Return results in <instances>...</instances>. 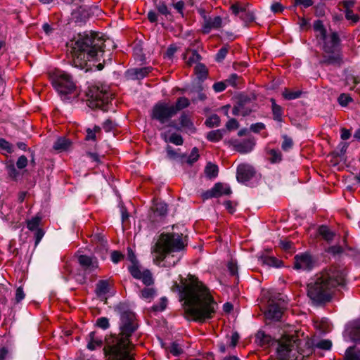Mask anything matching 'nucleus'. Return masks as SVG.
Segmentation results:
<instances>
[{
	"instance_id": "obj_1",
	"label": "nucleus",
	"mask_w": 360,
	"mask_h": 360,
	"mask_svg": "<svg viewBox=\"0 0 360 360\" xmlns=\"http://www.w3.org/2000/svg\"><path fill=\"white\" fill-rule=\"evenodd\" d=\"M172 291L179 292L188 319L204 322L212 318L217 304L209 289L194 276H180V283L173 282Z\"/></svg>"
},
{
	"instance_id": "obj_2",
	"label": "nucleus",
	"mask_w": 360,
	"mask_h": 360,
	"mask_svg": "<svg viewBox=\"0 0 360 360\" xmlns=\"http://www.w3.org/2000/svg\"><path fill=\"white\" fill-rule=\"evenodd\" d=\"M115 310L120 315L119 335L108 342L109 360H133V345L129 337L136 330L137 324L134 314L124 303L116 305Z\"/></svg>"
},
{
	"instance_id": "obj_3",
	"label": "nucleus",
	"mask_w": 360,
	"mask_h": 360,
	"mask_svg": "<svg viewBox=\"0 0 360 360\" xmlns=\"http://www.w3.org/2000/svg\"><path fill=\"white\" fill-rule=\"evenodd\" d=\"M347 272L344 268L331 266L316 274L307 285V295L316 303L330 300L333 290L346 283Z\"/></svg>"
},
{
	"instance_id": "obj_4",
	"label": "nucleus",
	"mask_w": 360,
	"mask_h": 360,
	"mask_svg": "<svg viewBox=\"0 0 360 360\" xmlns=\"http://www.w3.org/2000/svg\"><path fill=\"white\" fill-rule=\"evenodd\" d=\"M111 43L110 39H104L99 33H91L79 35L71 44V63L72 66L83 69L87 62L99 60L104 53L106 44Z\"/></svg>"
},
{
	"instance_id": "obj_5",
	"label": "nucleus",
	"mask_w": 360,
	"mask_h": 360,
	"mask_svg": "<svg viewBox=\"0 0 360 360\" xmlns=\"http://www.w3.org/2000/svg\"><path fill=\"white\" fill-rule=\"evenodd\" d=\"M184 246L179 234L162 233L152 250L154 263L159 266H174L180 260V251Z\"/></svg>"
},
{
	"instance_id": "obj_6",
	"label": "nucleus",
	"mask_w": 360,
	"mask_h": 360,
	"mask_svg": "<svg viewBox=\"0 0 360 360\" xmlns=\"http://www.w3.org/2000/svg\"><path fill=\"white\" fill-rule=\"evenodd\" d=\"M256 339L262 345L272 347L276 350L277 360H299L302 352L301 340L295 334H285L278 340H272L271 336L259 331Z\"/></svg>"
},
{
	"instance_id": "obj_7",
	"label": "nucleus",
	"mask_w": 360,
	"mask_h": 360,
	"mask_svg": "<svg viewBox=\"0 0 360 360\" xmlns=\"http://www.w3.org/2000/svg\"><path fill=\"white\" fill-rule=\"evenodd\" d=\"M52 84L63 99L74 94L76 91V85L71 76L65 72L56 71L52 76Z\"/></svg>"
},
{
	"instance_id": "obj_8",
	"label": "nucleus",
	"mask_w": 360,
	"mask_h": 360,
	"mask_svg": "<svg viewBox=\"0 0 360 360\" xmlns=\"http://www.w3.org/2000/svg\"><path fill=\"white\" fill-rule=\"evenodd\" d=\"M90 106L92 108H103L105 104L108 103L111 99L112 94L106 86L94 85L89 88L86 92Z\"/></svg>"
},
{
	"instance_id": "obj_9",
	"label": "nucleus",
	"mask_w": 360,
	"mask_h": 360,
	"mask_svg": "<svg viewBox=\"0 0 360 360\" xmlns=\"http://www.w3.org/2000/svg\"><path fill=\"white\" fill-rule=\"evenodd\" d=\"M323 50L326 62L338 63L341 60L339 51V37L337 33L332 32L323 41Z\"/></svg>"
},
{
	"instance_id": "obj_10",
	"label": "nucleus",
	"mask_w": 360,
	"mask_h": 360,
	"mask_svg": "<svg viewBox=\"0 0 360 360\" xmlns=\"http://www.w3.org/2000/svg\"><path fill=\"white\" fill-rule=\"evenodd\" d=\"M176 113L173 105L161 103L154 106L152 117L161 123H165L168 119Z\"/></svg>"
},
{
	"instance_id": "obj_11",
	"label": "nucleus",
	"mask_w": 360,
	"mask_h": 360,
	"mask_svg": "<svg viewBox=\"0 0 360 360\" xmlns=\"http://www.w3.org/2000/svg\"><path fill=\"white\" fill-rule=\"evenodd\" d=\"M128 269L134 278L141 280L146 285H150L153 283L150 271L148 269L142 270L139 262L131 264Z\"/></svg>"
},
{
	"instance_id": "obj_12",
	"label": "nucleus",
	"mask_w": 360,
	"mask_h": 360,
	"mask_svg": "<svg viewBox=\"0 0 360 360\" xmlns=\"http://www.w3.org/2000/svg\"><path fill=\"white\" fill-rule=\"evenodd\" d=\"M314 261L309 253H301L295 257V269L297 271H310L314 268Z\"/></svg>"
},
{
	"instance_id": "obj_13",
	"label": "nucleus",
	"mask_w": 360,
	"mask_h": 360,
	"mask_svg": "<svg viewBox=\"0 0 360 360\" xmlns=\"http://www.w3.org/2000/svg\"><path fill=\"white\" fill-rule=\"evenodd\" d=\"M343 338L347 342L360 341V319L347 325L343 332Z\"/></svg>"
},
{
	"instance_id": "obj_14",
	"label": "nucleus",
	"mask_w": 360,
	"mask_h": 360,
	"mask_svg": "<svg viewBox=\"0 0 360 360\" xmlns=\"http://www.w3.org/2000/svg\"><path fill=\"white\" fill-rule=\"evenodd\" d=\"M231 10L235 15L239 17L245 22H249L254 20V14L250 10L248 5L236 3L231 6Z\"/></svg>"
},
{
	"instance_id": "obj_15",
	"label": "nucleus",
	"mask_w": 360,
	"mask_h": 360,
	"mask_svg": "<svg viewBox=\"0 0 360 360\" xmlns=\"http://www.w3.org/2000/svg\"><path fill=\"white\" fill-rule=\"evenodd\" d=\"M78 262L86 274H93L98 268V263L95 257L79 255Z\"/></svg>"
},
{
	"instance_id": "obj_16",
	"label": "nucleus",
	"mask_w": 360,
	"mask_h": 360,
	"mask_svg": "<svg viewBox=\"0 0 360 360\" xmlns=\"http://www.w3.org/2000/svg\"><path fill=\"white\" fill-rule=\"evenodd\" d=\"M283 308L280 301L270 300L266 312V318L272 320H279L282 316Z\"/></svg>"
},
{
	"instance_id": "obj_17",
	"label": "nucleus",
	"mask_w": 360,
	"mask_h": 360,
	"mask_svg": "<svg viewBox=\"0 0 360 360\" xmlns=\"http://www.w3.org/2000/svg\"><path fill=\"white\" fill-rule=\"evenodd\" d=\"M231 143L237 152L243 154L250 153L255 146V140L254 139H248L242 141L234 140Z\"/></svg>"
},
{
	"instance_id": "obj_18",
	"label": "nucleus",
	"mask_w": 360,
	"mask_h": 360,
	"mask_svg": "<svg viewBox=\"0 0 360 360\" xmlns=\"http://www.w3.org/2000/svg\"><path fill=\"white\" fill-rule=\"evenodd\" d=\"M255 174L254 169L248 165H240L237 169V180L239 182L247 183Z\"/></svg>"
},
{
	"instance_id": "obj_19",
	"label": "nucleus",
	"mask_w": 360,
	"mask_h": 360,
	"mask_svg": "<svg viewBox=\"0 0 360 360\" xmlns=\"http://www.w3.org/2000/svg\"><path fill=\"white\" fill-rule=\"evenodd\" d=\"M231 193V188L229 185L217 183L214 185V186L208 192L206 193L205 197L207 198H214L219 197L221 195H228Z\"/></svg>"
},
{
	"instance_id": "obj_20",
	"label": "nucleus",
	"mask_w": 360,
	"mask_h": 360,
	"mask_svg": "<svg viewBox=\"0 0 360 360\" xmlns=\"http://www.w3.org/2000/svg\"><path fill=\"white\" fill-rule=\"evenodd\" d=\"M224 25L222 19L219 16H215L213 18L204 17L202 25V32L209 33L212 29H219Z\"/></svg>"
},
{
	"instance_id": "obj_21",
	"label": "nucleus",
	"mask_w": 360,
	"mask_h": 360,
	"mask_svg": "<svg viewBox=\"0 0 360 360\" xmlns=\"http://www.w3.org/2000/svg\"><path fill=\"white\" fill-rule=\"evenodd\" d=\"M151 70L149 67L134 68L127 71L128 77L131 79H141L146 76Z\"/></svg>"
},
{
	"instance_id": "obj_22",
	"label": "nucleus",
	"mask_w": 360,
	"mask_h": 360,
	"mask_svg": "<svg viewBox=\"0 0 360 360\" xmlns=\"http://www.w3.org/2000/svg\"><path fill=\"white\" fill-rule=\"evenodd\" d=\"M314 30L316 32L317 39L320 41H324L327 39L328 34H326V30L323 27L322 21L318 20L314 22Z\"/></svg>"
},
{
	"instance_id": "obj_23",
	"label": "nucleus",
	"mask_w": 360,
	"mask_h": 360,
	"mask_svg": "<svg viewBox=\"0 0 360 360\" xmlns=\"http://www.w3.org/2000/svg\"><path fill=\"white\" fill-rule=\"evenodd\" d=\"M103 344L101 338L96 335L95 332H91L88 336L87 348L90 350H94L98 347H101Z\"/></svg>"
},
{
	"instance_id": "obj_24",
	"label": "nucleus",
	"mask_w": 360,
	"mask_h": 360,
	"mask_svg": "<svg viewBox=\"0 0 360 360\" xmlns=\"http://www.w3.org/2000/svg\"><path fill=\"white\" fill-rule=\"evenodd\" d=\"M162 136L166 142H170L176 146L183 144V139L180 134L176 133L170 134L169 131H166L162 134Z\"/></svg>"
},
{
	"instance_id": "obj_25",
	"label": "nucleus",
	"mask_w": 360,
	"mask_h": 360,
	"mask_svg": "<svg viewBox=\"0 0 360 360\" xmlns=\"http://www.w3.org/2000/svg\"><path fill=\"white\" fill-rule=\"evenodd\" d=\"M184 60L187 65H192L200 60V56L196 51H187L184 54Z\"/></svg>"
},
{
	"instance_id": "obj_26",
	"label": "nucleus",
	"mask_w": 360,
	"mask_h": 360,
	"mask_svg": "<svg viewBox=\"0 0 360 360\" xmlns=\"http://www.w3.org/2000/svg\"><path fill=\"white\" fill-rule=\"evenodd\" d=\"M139 297L142 300L150 302H151L155 296L156 295V291L153 288H144L140 291Z\"/></svg>"
},
{
	"instance_id": "obj_27",
	"label": "nucleus",
	"mask_w": 360,
	"mask_h": 360,
	"mask_svg": "<svg viewBox=\"0 0 360 360\" xmlns=\"http://www.w3.org/2000/svg\"><path fill=\"white\" fill-rule=\"evenodd\" d=\"M108 292V283L107 281L101 280L96 285V292L100 297H104Z\"/></svg>"
},
{
	"instance_id": "obj_28",
	"label": "nucleus",
	"mask_w": 360,
	"mask_h": 360,
	"mask_svg": "<svg viewBox=\"0 0 360 360\" xmlns=\"http://www.w3.org/2000/svg\"><path fill=\"white\" fill-rule=\"evenodd\" d=\"M345 360H360V350L349 347L345 352Z\"/></svg>"
},
{
	"instance_id": "obj_29",
	"label": "nucleus",
	"mask_w": 360,
	"mask_h": 360,
	"mask_svg": "<svg viewBox=\"0 0 360 360\" xmlns=\"http://www.w3.org/2000/svg\"><path fill=\"white\" fill-rule=\"evenodd\" d=\"M250 110L245 106L244 104L239 103L232 110V113L236 116H246L250 114Z\"/></svg>"
},
{
	"instance_id": "obj_30",
	"label": "nucleus",
	"mask_w": 360,
	"mask_h": 360,
	"mask_svg": "<svg viewBox=\"0 0 360 360\" xmlns=\"http://www.w3.org/2000/svg\"><path fill=\"white\" fill-rule=\"evenodd\" d=\"M70 142L65 138H59L53 144V148L56 150L63 151L68 148Z\"/></svg>"
},
{
	"instance_id": "obj_31",
	"label": "nucleus",
	"mask_w": 360,
	"mask_h": 360,
	"mask_svg": "<svg viewBox=\"0 0 360 360\" xmlns=\"http://www.w3.org/2000/svg\"><path fill=\"white\" fill-rule=\"evenodd\" d=\"M272 112L274 119L278 122L282 121L283 110L282 108L277 105L274 99H271Z\"/></svg>"
},
{
	"instance_id": "obj_32",
	"label": "nucleus",
	"mask_w": 360,
	"mask_h": 360,
	"mask_svg": "<svg viewBox=\"0 0 360 360\" xmlns=\"http://www.w3.org/2000/svg\"><path fill=\"white\" fill-rule=\"evenodd\" d=\"M166 352L171 353L174 356H178L183 353V348L179 343L174 342L166 348Z\"/></svg>"
},
{
	"instance_id": "obj_33",
	"label": "nucleus",
	"mask_w": 360,
	"mask_h": 360,
	"mask_svg": "<svg viewBox=\"0 0 360 360\" xmlns=\"http://www.w3.org/2000/svg\"><path fill=\"white\" fill-rule=\"evenodd\" d=\"M205 173L210 179L215 178L218 174L217 165L211 162L207 163L205 169Z\"/></svg>"
},
{
	"instance_id": "obj_34",
	"label": "nucleus",
	"mask_w": 360,
	"mask_h": 360,
	"mask_svg": "<svg viewBox=\"0 0 360 360\" xmlns=\"http://www.w3.org/2000/svg\"><path fill=\"white\" fill-rule=\"evenodd\" d=\"M195 72L198 78L203 80L207 77V70L206 67L202 63H198L195 67Z\"/></svg>"
},
{
	"instance_id": "obj_35",
	"label": "nucleus",
	"mask_w": 360,
	"mask_h": 360,
	"mask_svg": "<svg viewBox=\"0 0 360 360\" xmlns=\"http://www.w3.org/2000/svg\"><path fill=\"white\" fill-rule=\"evenodd\" d=\"M180 123L182 127L185 128L190 132L194 131V127L190 118L185 115H183L180 117Z\"/></svg>"
},
{
	"instance_id": "obj_36",
	"label": "nucleus",
	"mask_w": 360,
	"mask_h": 360,
	"mask_svg": "<svg viewBox=\"0 0 360 360\" xmlns=\"http://www.w3.org/2000/svg\"><path fill=\"white\" fill-rule=\"evenodd\" d=\"M319 234L326 240L330 241L333 238L334 233L326 226H321L319 229Z\"/></svg>"
},
{
	"instance_id": "obj_37",
	"label": "nucleus",
	"mask_w": 360,
	"mask_h": 360,
	"mask_svg": "<svg viewBox=\"0 0 360 360\" xmlns=\"http://www.w3.org/2000/svg\"><path fill=\"white\" fill-rule=\"evenodd\" d=\"M269 159L271 163H276L281 160V153L279 150L271 149L269 151Z\"/></svg>"
},
{
	"instance_id": "obj_38",
	"label": "nucleus",
	"mask_w": 360,
	"mask_h": 360,
	"mask_svg": "<svg viewBox=\"0 0 360 360\" xmlns=\"http://www.w3.org/2000/svg\"><path fill=\"white\" fill-rule=\"evenodd\" d=\"M222 133L220 130H214L207 134V139L212 142H217L221 139Z\"/></svg>"
},
{
	"instance_id": "obj_39",
	"label": "nucleus",
	"mask_w": 360,
	"mask_h": 360,
	"mask_svg": "<svg viewBox=\"0 0 360 360\" xmlns=\"http://www.w3.org/2000/svg\"><path fill=\"white\" fill-rule=\"evenodd\" d=\"M264 264L274 267H279L281 266V262L275 257H266L262 258Z\"/></svg>"
},
{
	"instance_id": "obj_40",
	"label": "nucleus",
	"mask_w": 360,
	"mask_h": 360,
	"mask_svg": "<svg viewBox=\"0 0 360 360\" xmlns=\"http://www.w3.org/2000/svg\"><path fill=\"white\" fill-rule=\"evenodd\" d=\"M301 95V91H292L288 89H285L283 92V96L287 100H293L299 98Z\"/></svg>"
},
{
	"instance_id": "obj_41",
	"label": "nucleus",
	"mask_w": 360,
	"mask_h": 360,
	"mask_svg": "<svg viewBox=\"0 0 360 360\" xmlns=\"http://www.w3.org/2000/svg\"><path fill=\"white\" fill-rule=\"evenodd\" d=\"M219 122H220V119L217 115H211L205 121L206 125L209 127H217V126H219Z\"/></svg>"
},
{
	"instance_id": "obj_42",
	"label": "nucleus",
	"mask_w": 360,
	"mask_h": 360,
	"mask_svg": "<svg viewBox=\"0 0 360 360\" xmlns=\"http://www.w3.org/2000/svg\"><path fill=\"white\" fill-rule=\"evenodd\" d=\"M188 105H189L188 99L185 97H181L177 100L176 105L174 106V109L176 110V112H177L179 110L186 108Z\"/></svg>"
},
{
	"instance_id": "obj_43",
	"label": "nucleus",
	"mask_w": 360,
	"mask_h": 360,
	"mask_svg": "<svg viewBox=\"0 0 360 360\" xmlns=\"http://www.w3.org/2000/svg\"><path fill=\"white\" fill-rule=\"evenodd\" d=\"M40 221H41L40 217H36L32 218V219L27 221V228L30 231H36V230L39 229L38 226L39 225Z\"/></svg>"
},
{
	"instance_id": "obj_44",
	"label": "nucleus",
	"mask_w": 360,
	"mask_h": 360,
	"mask_svg": "<svg viewBox=\"0 0 360 360\" xmlns=\"http://www.w3.org/2000/svg\"><path fill=\"white\" fill-rule=\"evenodd\" d=\"M199 154H198V150L197 148H193L191 152V154L188 157V159L186 162L189 165H192L195 162H196L198 160Z\"/></svg>"
},
{
	"instance_id": "obj_45",
	"label": "nucleus",
	"mask_w": 360,
	"mask_h": 360,
	"mask_svg": "<svg viewBox=\"0 0 360 360\" xmlns=\"http://www.w3.org/2000/svg\"><path fill=\"white\" fill-rule=\"evenodd\" d=\"M155 210L160 215H165L167 212V205L165 202H157L155 205Z\"/></svg>"
},
{
	"instance_id": "obj_46",
	"label": "nucleus",
	"mask_w": 360,
	"mask_h": 360,
	"mask_svg": "<svg viewBox=\"0 0 360 360\" xmlns=\"http://www.w3.org/2000/svg\"><path fill=\"white\" fill-rule=\"evenodd\" d=\"M96 325L103 330L108 328L110 326L109 321L105 317L98 318L96 321Z\"/></svg>"
},
{
	"instance_id": "obj_47",
	"label": "nucleus",
	"mask_w": 360,
	"mask_h": 360,
	"mask_svg": "<svg viewBox=\"0 0 360 360\" xmlns=\"http://www.w3.org/2000/svg\"><path fill=\"white\" fill-rule=\"evenodd\" d=\"M100 131V127H95L94 128V129H86V140H92V141H95L96 140V133L99 131Z\"/></svg>"
},
{
	"instance_id": "obj_48",
	"label": "nucleus",
	"mask_w": 360,
	"mask_h": 360,
	"mask_svg": "<svg viewBox=\"0 0 360 360\" xmlns=\"http://www.w3.org/2000/svg\"><path fill=\"white\" fill-rule=\"evenodd\" d=\"M338 103L342 106H347L348 103L352 101V98L345 94H342L338 97Z\"/></svg>"
},
{
	"instance_id": "obj_49",
	"label": "nucleus",
	"mask_w": 360,
	"mask_h": 360,
	"mask_svg": "<svg viewBox=\"0 0 360 360\" xmlns=\"http://www.w3.org/2000/svg\"><path fill=\"white\" fill-rule=\"evenodd\" d=\"M0 148L8 153H11L13 151L12 145L4 139H0Z\"/></svg>"
},
{
	"instance_id": "obj_50",
	"label": "nucleus",
	"mask_w": 360,
	"mask_h": 360,
	"mask_svg": "<svg viewBox=\"0 0 360 360\" xmlns=\"http://www.w3.org/2000/svg\"><path fill=\"white\" fill-rule=\"evenodd\" d=\"M227 342H229V346L234 347L238 342L240 337L237 332H234L231 334L230 338L227 337Z\"/></svg>"
},
{
	"instance_id": "obj_51",
	"label": "nucleus",
	"mask_w": 360,
	"mask_h": 360,
	"mask_svg": "<svg viewBox=\"0 0 360 360\" xmlns=\"http://www.w3.org/2000/svg\"><path fill=\"white\" fill-rule=\"evenodd\" d=\"M331 346H332L331 342L328 340H320L316 345V347L322 349H326V350L330 349Z\"/></svg>"
},
{
	"instance_id": "obj_52",
	"label": "nucleus",
	"mask_w": 360,
	"mask_h": 360,
	"mask_svg": "<svg viewBox=\"0 0 360 360\" xmlns=\"http://www.w3.org/2000/svg\"><path fill=\"white\" fill-rule=\"evenodd\" d=\"M228 53V47L224 46L221 48L216 55V60L218 62L222 61Z\"/></svg>"
},
{
	"instance_id": "obj_53",
	"label": "nucleus",
	"mask_w": 360,
	"mask_h": 360,
	"mask_svg": "<svg viewBox=\"0 0 360 360\" xmlns=\"http://www.w3.org/2000/svg\"><path fill=\"white\" fill-rule=\"evenodd\" d=\"M227 267L231 275H236L238 274V265L236 261L231 260L228 263Z\"/></svg>"
},
{
	"instance_id": "obj_54",
	"label": "nucleus",
	"mask_w": 360,
	"mask_h": 360,
	"mask_svg": "<svg viewBox=\"0 0 360 360\" xmlns=\"http://www.w3.org/2000/svg\"><path fill=\"white\" fill-rule=\"evenodd\" d=\"M7 171L9 176L13 179H16L19 176V172L17 171L15 165L13 164L7 166Z\"/></svg>"
},
{
	"instance_id": "obj_55",
	"label": "nucleus",
	"mask_w": 360,
	"mask_h": 360,
	"mask_svg": "<svg viewBox=\"0 0 360 360\" xmlns=\"http://www.w3.org/2000/svg\"><path fill=\"white\" fill-rule=\"evenodd\" d=\"M27 165V159L25 155H21L17 160L16 166L18 169H23Z\"/></svg>"
},
{
	"instance_id": "obj_56",
	"label": "nucleus",
	"mask_w": 360,
	"mask_h": 360,
	"mask_svg": "<svg viewBox=\"0 0 360 360\" xmlns=\"http://www.w3.org/2000/svg\"><path fill=\"white\" fill-rule=\"evenodd\" d=\"M25 295L24 293L22 288L21 287L18 288L15 291V302L18 303L20 302L21 300H22L25 298Z\"/></svg>"
},
{
	"instance_id": "obj_57",
	"label": "nucleus",
	"mask_w": 360,
	"mask_h": 360,
	"mask_svg": "<svg viewBox=\"0 0 360 360\" xmlns=\"http://www.w3.org/2000/svg\"><path fill=\"white\" fill-rule=\"evenodd\" d=\"M265 128V125L262 122H257L255 124H252L250 126V130L255 133H258L261 130L264 129Z\"/></svg>"
},
{
	"instance_id": "obj_58",
	"label": "nucleus",
	"mask_w": 360,
	"mask_h": 360,
	"mask_svg": "<svg viewBox=\"0 0 360 360\" xmlns=\"http://www.w3.org/2000/svg\"><path fill=\"white\" fill-rule=\"evenodd\" d=\"M167 303V300L165 297H162L160 300V304L155 305L153 307V308L155 311H163L166 308Z\"/></svg>"
},
{
	"instance_id": "obj_59",
	"label": "nucleus",
	"mask_w": 360,
	"mask_h": 360,
	"mask_svg": "<svg viewBox=\"0 0 360 360\" xmlns=\"http://www.w3.org/2000/svg\"><path fill=\"white\" fill-rule=\"evenodd\" d=\"M226 127L229 130L236 129L238 127V122L236 120L232 118L227 122Z\"/></svg>"
},
{
	"instance_id": "obj_60",
	"label": "nucleus",
	"mask_w": 360,
	"mask_h": 360,
	"mask_svg": "<svg viewBox=\"0 0 360 360\" xmlns=\"http://www.w3.org/2000/svg\"><path fill=\"white\" fill-rule=\"evenodd\" d=\"M115 123L110 120H105L103 124V128L107 132L110 131L115 127Z\"/></svg>"
},
{
	"instance_id": "obj_61",
	"label": "nucleus",
	"mask_w": 360,
	"mask_h": 360,
	"mask_svg": "<svg viewBox=\"0 0 360 360\" xmlns=\"http://www.w3.org/2000/svg\"><path fill=\"white\" fill-rule=\"evenodd\" d=\"M345 16L347 20H352L354 22H356L359 20L358 15H355L351 10H346Z\"/></svg>"
},
{
	"instance_id": "obj_62",
	"label": "nucleus",
	"mask_w": 360,
	"mask_h": 360,
	"mask_svg": "<svg viewBox=\"0 0 360 360\" xmlns=\"http://www.w3.org/2000/svg\"><path fill=\"white\" fill-rule=\"evenodd\" d=\"M238 77L236 74H232L226 80V82L232 86H236L237 85V79Z\"/></svg>"
},
{
	"instance_id": "obj_63",
	"label": "nucleus",
	"mask_w": 360,
	"mask_h": 360,
	"mask_svg": "<svg viewBox=\"0 0 360 360\" xmlns=\"http://www.w3.org/2000/svg\"><path fill=\"white\" fill-rule=\"evenodd\" d=\"M226 86L225 83L219 82L214 84L213 89L215 92H221L226 89Z\"/></svg>"
},
{
	"instance_id": "obj_64",
	"label": "nucleus",
	"mask_w": 360,
	"mask_h": 360,
	"mask_svg": "<svg viewBox=\"0 0 360 360\" xmlns=\"http://www.w3.org/2000/svg\"><path fill=\"white\" fill-rule=\"evenodd\" d=\"M122 257L123 255L117 251H113L111 253V260L114 263H118L122 259Z\"/></svg>"
}]
</instances>
